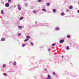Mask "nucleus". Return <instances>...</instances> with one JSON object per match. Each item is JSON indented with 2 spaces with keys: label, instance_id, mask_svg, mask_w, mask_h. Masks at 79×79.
Instances as JSON below:
<instances>
[{
  "label": "nucleus",
  "instance_id": "obj_1",
  "mask_svg": "<svg viewBox=\"0 0 79 79\" xmlns=\"http://www.w3.org/2000/svg\"><path fill=\"white\" fill-rule=\"evenodd\" d=\"M26 37L27 39L24 40V42H27V41H28L29 39L31 38V37L29 35L26 36Z\"/></svg>",
  "mask_w": 79,
  "mask_h": 79
},
{
  "label": "nucleus",
  "instance_id": "obj_2",
  "mask_svg": "<svg viewBox=\"0 0 79 79\" xmlns=\"http://www.w3.org/2000/svg\"><path fill=\"white\" fill-rule=\"evenodd\" d=\"M5 6L6 7H9V6H10V4H9V3H7L5 4Z\"/></svg>",
  "mask_w": 79,
  "mask_h": 79
},
{
  "label": "nucleus",
  "instance_id": "obj_3",
  "mask_svg": "<svg viewBox=\"0 0 79 79\" xmlns=\"http://www.w3.org/2000/svg\"><path fill=\"white\" fill-rule=\"evenodd\" d=\"M20 7H21V6L19 5V4L18 5V9L19 10H21V9L20 8Z\"/></svg>",
  "mask_w": 79,
  "mask_h": 79
},
{
  "label": "nucleus",
  "instance_id": "obj_4",
  "mask_svg": "<svg viewBox=\"0 0 79 79\" xmlns=\"http://www.w3.org/2000/svg\"><path fill=\"white\" fill-rule=\"evenodd\" d=\"M60 43H63V42H64V40H60Z\"/></svg>",
  "mask_w": 79,
  "mask_h": 79
},
{
  "label": "nucleus",
  "instance_id": "obj_5",
  "mask_svg": "<svg viewBox=\"0 0 79 79\" xmlns=\"http://www.w3.org/2000/svg\"><path fill=\"white\" fill-rule=\"evenodd\" d=\"M48 78H46V79H50V78H51V77L49 75H48Z\"/></svg>",
  "mask_w": 79,
  "mask_h": 79
},
{
  "label": "nucleus",
  "instance_id": "obj_6",
  "mask_svg": "<svg viewBox=\"0 0 79 79\" xmlns=\"http://www.w3.org/2000/svg\"><path fill=\"white\" fill-rule=\"evenodd\" d=\"M56 31H59V30H60V28L59 27H56Z\"/></svg>",
  "mask_w": 79,
  "mask_h": 79
},
{
  "label": "nucleus",
  "instance_id": "obj_7",
  "mask_svg": "<svg viewBox=\"0 0 79 79\" xmlns=\"http://www.w3.org/2000/svg\"><path fill=\"white\" fill-rule=\"evenodd\" d=\"M47 6H49L50 5V3L49 2H48L46 3Z\"/></svg>",
  "mask_w": 79,
  "mask_h": 79
},
{
  "label": "nucleus",
  "instance_id": "obj_8",
  "mask_svg": "<svg viewBox=\"0 0 79 79\" xmlns=\"http://www.w3.org/2000/svg\"><path fill=\"white\" fill-rule=\"evenodd\" d=\"M2 67L3 68H5L6 67V65L5 64H3Z\"/></svg>",
  "mask_w": 79,
  "mask_h": 79
},
{
  "label": "nucleus",
  "instance_id": "obj_9",
  "mask_svg": "<svg viewBox=\"0 0 79 79\" xmlns=\"http://www.w3.org/2000/svg\"><path fill=\"white\" fill-rule=\"evenodd\" d=\"M73 8V7L72 6H70V7H69V9H72Z\"/></svg>",
  "mask_w": 79,
  "mask_h": 79
},
{
  "label": "nucleus",
  "instance_id": "obj_10",
  "mask_svg": "<svg viewBox=\"0 0 79 79\" xmlns=\"http://www.w3.org/2000/svg\"><path fill=\"white\" fill-rule=\"evenodd\" d=\"M61 15L62 16H64L65 14H64V12H62L61 13Z\"/></svg>",
  "mask_w": 79,
  "mask_h": 79
},
{
  "label": "nucleus",
  "instance_id": "obj_11",
  "mask_svg": "<svg viewBox=\"0 0 79 79\" xmlns=\"http://www.w3.org/2000/svg\"><path fill=\"white\" fill-rule=\"evenodd\" d=\"M53 13H55V12H56V9H53Z\"/></svg>",
  "mask_w": 79,
  "mask_h": 79
},
{
  "label": "nucleus",
  "instance_id": "obj_12",
  "mask_svg": "<svg viewBox=\"0 0 79 79\" xmlns=\"http://www.w3.org/2000/svg\"><path fill=\"white\" fill-rule=\"evenodd\" d=\"M1 40L2 41H4V40H5V39L4 38H2L1 39Z\"/></svg>",
  "mask_w": 79,
  "mask_h": 79
},
{
  "label": "nucleus",
  "instance_id": "obj_13",
  "mask_svg": "<svg viewBox=\"0 0 79 79\" xmlns=\"http://www.w3.org/2000/svg\"><path fill=\"white\" fill-rule=\"evenodd\" d=\"M19 29H22V27L21 26H19L18 27Z\"/></svg>",
  "mask_w": 79,
  "mask_h": 79
},
{
  "label": "nucleus",
  "instance_id": "obj_14",
  "mask_svg": "<svg viewBox=\"0 0 79 79\" xmlns=\"http://www.w3.org/2000/svg\"><path fill=\"white\" fill-rule=\"evenodd\" d=\"M70 37H71V35H68L67 36V38H70Z\"/></svg>",
  "mask_w": 79,
  "mask_h": 79
},
{
  "label": "nucleus",
  "instance_id": "obj_15",
  "mask_svg": "<svg viewBox=\"0 0 79 79\" xmlns=\"http://www.w3.org/2000/svg\"><path fill=\"white\" fill-rule=\"evenodd\" d=\"M43 11H45V12H46V9H42Z\"/></svg>",
  "mask_w": 79,
  "mask_h": 79
},
{
  "label": "nucleus",
  "instance_id": "obj_16",
  "mask_svg": "<svg viewBox=\"0 0 79 79\" xmlns=\"http://www.w3.org/2000/svg\"><path fill=\"white\" fill-rule=\"evenodd\" d=\"M66 49L67 50H69V47L68 46H67L66 47Z\"/></svg>",
  "mask_w": 79,
  "mask_h": 79
},
{
  "label": "nucleus",
  "instance_id": "obj_17",
  "mask_svg": "<svg viewBox=\"0 0 79 79\" xmlns=\"http://www.w3.org/2000/svg\"><path fill=\"white\" fill-rule=\"evenodd\" d=\"M26 45V44H23L22 45V47H24Z\"/></svg>",
  "mask_w": 79,
  "mask_h": 79
},
{
  "label": "nucleus",
  "instance_id": "obj_18",
  "mask_svg": "<svg viewBox=\"0 0 79 79\" xmlns=\"http://www.w3.org/2000/svg\"><path fill=\"white\" fill-rule=\"evenodd\" d=\"M13 65H16V62H14Z\"/></svg>",
  "mask_w": 79,
  "mask_h": 79
},
{
  "label": "nucleus",
  "instance_id": "obj_19",
  "mask_svg": "<svg viewBox=\"0 0 79 79\" xmlns=\"http://www.w3.org/2000/svg\"><path fill=\"white\" fill-rule=\"evenodd\" d=\"M1 13H2V14H3L4 13V12H3V10L1 11Z\"/></svg>",
  "mask_w": 79,
  "mask_h": 79
},
{
  "label": "nucleus",
  "instance_id": "obj_20",
  "mask_svg": "<svg viewBox=\"0 0 79 79\" xmlns=\"http://www.w3.org/2000/svg\"><path fill=\"white\" fill-rule=\"evenodd\" d=\"M24 19V18H23V17H21L20 18V20H22V19Z\"/></svg>",
  "mask_w": 79,
  "mask_h": 79
},
{
  "label": "nucleus",
  "instance_id": "obj_21",
  "mask_svg": "<svg viewBox=\"0 0 79 79\" xmlns=\"http://www.w3.org/2000/svg\"><path fill=\"white\" fill-rule=\"evenodd\" d=\"M36 12V11L35 10H34L33 11V13H35Z\"/></svg>",
  "mask_w": 79,
  "mask_h": 79
},
{
  "label": "nucleus",
  "instance_id": "obj_22",
  "mask_svg": "<svg viewBox=\"0 0 79 79\" xmlns=\"http://www.w3.org/2000/svg\"><path fill=\"white\" fill-rule=\"evenodd\" d=\"M55 45H56V44H52V47L53 46H55Z\"/></svg>",
  "mask_w": 79,
  "mask_h": 79
},
{
  "label": "nucleus",
  "instance_id": "obj_23",
  "mask_svg": "<svg viewBox=\"0 0 79 79\" xmlns=\"http://www.w3.org/2000/svg\"><path fill=\"white\" fill-rule=\"evenodd\" d=\"M31 45L33 46L34 45V44L32 42L31 43Z\"/></svg>",
  "mask_w": 79,
  "mask_h": 79
},
{
  "label": "nucleus",
  "instance_id": "obj_24",
  "mask_svg": "<svg viewBox=\"0 0 79 79\" xmlns=\"http://www.w3.org/2000/svg\"><path fill=\"white\" fill-rule=\"evenodd\" d=\"M4 76H7V74H6V73H4Z\"/></svg>",
  "mask_w": 79,
  "mask_h": 79
},
{
  "label": "nucleus",
  "instance_id": "obj_25",
  "mask_svg": "<svg viewBox=\"0 0 79 79\" xmlns=\"http://www.w3.org/2000/svg\"><path fill=\"white\" fill-rule=\"evenodd\" d=\"M42 2V0H38V2Z\"/></svg>",
  "mask_w": 79,
  "mask_h": 79
},
{
  "label": "nucleus",
  "instance_id": "obj_26",
  "mask_svg": "<svg viewBox=\"0 0 79 79\" xmlns=\"http://www.w3.org/2000/svg\"><path fill=\"white\" fill-rule=\"evenodd\" d=\"M25 6H27L28 5V4H27V3H26L25 4Z\"/></svg>",
  "mask_w": 79,
  "mask_h": 79
},
{
  "label": "nucleus",
  "instance_id": "obj_27",
  "mask_svg": "<svg viewBox=\"0 0 79 79\" xmlns=\"http://www.w3.org/2000/svg\"><path fill=\"white\" fill-rule=\"evenodd\" d=\"M18 35H21V33H19L18 34Z\"/></svg>",
  "mask_w": 79,
  "mask_h": 79
},
{
  "label": "nucleus",
  "instance_id": "obj_28",
  "mask_svg": "<svg viewBox=\"0 0 79 79\" xmlns=\"http://www.w3.org/2000/svg\"><path fill=\"white\" fill-rule=\"evenodd\" d=\"M11 2V0H9L8 1V2Z\"/></svg>",
  "mask_w": 79,
  "mask_h": 79
},
{
  "label": "nucleus",
  "instance_id": "obj_29",
  "mask_svg": "<svg viewBox=\"0 0 79 79\" xmlns=\"http://www.w3.org/2000/svg\"><path fill=\"white\" fill-rule=\"evenodd\" d=\"M53 75H55V72H53Z\"/></svg>",
  "mask_w": 79,
  "mask_h": 79
},
{
  "label": "nucleus",
  "instance_id": "obj_30",
  "mask_svg": "<svg viewBox=\"0 0 79 79\" xmlns=\"http://www.w3.org/2000/svg\"><path fill=\"white\" fill-rule=\"evenodd\" d=\"M77 12L78 13H79V10H78Z\"/></svg>",
  "mask_w": 79,
  "mask_h": 79
},
{
  "label": "nucleus",
  "instance_id": "obj_31",
  "mask_svg": "<svg viewBox=\"0 0 79 79\" xmlns=\"http://www.w3.org/2000/svg\"><path fill=\"white\" fill-rule=\"evenodd\" d=\"M50 49H48V51H50Z\"/></svg>",
  "mask_w": 79,
  "mask_h": 79
},
{
  "label": "nucleus",
  "instance_id": "obj_32",
  "mask_svg": "<svg viewBox=\"0 0 79 79\" xmlns=\"http://www.w3.org/2000/svg\"><path fill=\"white\" fill-rule=\"evenodd\" d=\"M45 71H47V69H45Z\"/></svg>",
  "mask_w": 79,
  "mask_h": 79
},
{
  "label": "nucleus",
  "instance_id": "obj_33",
  "mask_svg": "<svg viewBox=\"0 0 79 79\" xmlns=\"http://www.w3.org/2000/svg\"><path fill=\"white\" fill-rule=\"evenodd\" d=\"M62 58H63V56H62Z\"/></svg>",
  "mask_w": 79,
  "mask_h": 79
},
{
  "label": "nucleus",
  "instance_id": "obj_34",
  "mask_svg": "<svg viewBox=\"0 0 79 79\" xmlns=\"http://www.w3.org/2000/svg\"><path fill=\"white\" fill-rule=\"evenodd\" d=\"M25 0V1H26V0Z\"/></svg>",
  "mask_w": 79,
  "mask_h": 79
}]
</instances>
